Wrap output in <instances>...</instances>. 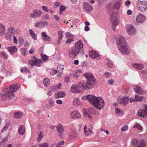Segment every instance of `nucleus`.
<instances>
[{"label":"nucleus","mask_w":147,"mask_h":147,"mask_svg":"<svg viewBox=\"0 0 147 147\" xmlns=\"http://www.w3.org/2000/svg\"><path fill=\"white\" fill-rule=\"evenodd\" d=\"M84 131L85 135L87 136H88L93 134V132L92 131L89 129H88L86 126H85L84 127Z\"/></svg>","instance_id":"29"},{"label":"nucleus","mask_w":147,"mask_h":147,"mask_svg":"<svg viewBox=\"0 0 147 147\" xmlns=\"http://www.w3.org/2000/svg\"><path fill=\"white\" fill-rule=\"evenodd\" d=\"M81 115L78 111H74L70 113V117L71 119H77L80 117Z\"/></svg>","instance_id":"17"},{"label":"nucleus","mask_w":147,"mask_h":147,"mask_svg":"<svg viewBox=\"0 0 147 147\" xmlns=\"http://www.w3.org/2000/svg\"><path fill=\"white\" fill-rule=\"evenodd\" d=\"M65 96V92L64 91H59L56 92L55 96L56 98H63Z\"/></svg>","instance_id":"23"},{"label":"nucleus","mask_w":147,"mask_h":147,"mask_svg":"<svg viewBox=\"0 0 147 147\" xmlns=\"http://www.w3.org/2000/svg\"><path fill=\"white\" fill-rule=\"evenodd\" d=\"M64 67L62 65H59L57 67V69L59 72H61V73H62Z\"/></svg>","instance_id":"47"},{"label":"nucleus","mask_w":147,"mask_h":147,"mask_svg":"<svg viewBox=\"0 0 147 147\" xmlns=\"http://www.w3.org/2000/svg\"><path fill=\"white\" fill-rule=\"evenodd\" d=\"M23 113L21 112L18 111L14 113V117L17 119L20 118L23 116Z\"/></svg>","instance_id":"31"},{"label":"nucleus","mask_w":147,"mask_h":147,"mask_svg":"<svg viewBox=\"0 0 147 147\" xmlns=\"http://www.w3.org/2000/svg\"><path fill=\"white\" fill-rule=\"evenodd\" d=\"M70 77L69 76H66L64 78V81L66 83H68L69 81Z\"/></svg>","instance_id":"62"},{"label":"nucleus","mask_w":147,"mask_h":147,"mask_svg":"<svg viewBox=\"0 0 147 147\" xmlns=\"http://www.w3.org/2000/svg\"><path fill=\"white\" fill-rule=\"evenodd\" d=\"M0 56L1 57L5 59H6L7 58V57L5 54L3 52L0 53Z\"/></svg>","instance_id":"56"},{"label":"nucleus","mask_w":147,"mask_h":147,"mask_svg":"<svg viewBox=\"0 0 147 147\" xmlns=\"http://www.w3.org/2000/svg\"><path fill=\"white\" fill-rule=\"evenodd\" d=\"M141 142L138 141V140L134 139H133L132 141V144L133 145L135 146L137 145H138Z\"/></svg>","instance_id":"44"},{"label":"nucleus","mask_w":147,"mask_h":147,"mask_svg":"<svg viewBox=\"0 0 147 147\" xmlns=\"http://www.w3.org/2000/svg\"><path fill=\"white\" fill-rule=\"evenodd\" d=\"M1 96L2 99L4 100H5L7 99H13L15 96L13 92L9 89H7L5 92L2 93Z\"/></svg>","instance_id":"3"},{"label":"nucleus","mask_w":147,"mask_h":147,"mask_svg":"<svg viewBox=\"0 0 147 147\" xmlns=\"http://www.w3.org/2000/svg\"><path fill=\"white\" fill-rule=\"evenodd\" d=\"M39 147H49L48 143H43L38 145Z\"/></svg>","instance_id":"50"},{"label":"nucleus","mask_w":147,"mask_h":147,"mask_svg":"<svg viewBox=\"0 0 147 147\" xmlns=\"http://www.w3.org/2000/svg\"><path fill=\"white\" fill-rule=\"evenodd\" d=\"M146 19V17L144 15L139 14L137 16L136 20L138 23H142L145 21Z\"/></svg>","instance_id":"12"},{"label":"nucleus","mask_w":147,"mask_h":147,"mask_svg":"<svg viewBox=\"0 0 147 147\" xmlns=\"http://www.w3.org/2000/svg\"><path fill=\"white\" fill-rule=\"evenodd\" d=\"M117 42L119 48H120V47H123L126 45L125 39L122 37H119L118 38Z\"/></svg>","instance_id":"18"},{"label":"nucleus","mask_w":147,"mask_h":147,"mask_svg":"<svg viewBox=\"0 0 147 147\" xmlns=\"http://www.w3.org/2000/svg\"><path fill=\"white\" fill-rule=\"evenodd\" d=\"M110 21L112 24V26L113 29L115 28L119 23V21L117 18H110Z\"/></svg>","instance_id":"20"},{"label":"nucleus","mask_w":147,"mask_h":147,"mask_svg":"<svg viewBox=\"0 0 147 147\" xmlns=\"http://www.w3.org/2000/svg\"><path fill=\"white\" fill-rule=\"evenodd\" d=\"M56 129L58 132L60 133H62L63 132V127L62 125L59 124L57 125Z\"/></svg>","instance_id":"35"},{"label":"nucleus","mask_w":147,"mask_h":147,"mask_svg":"<svg viewBox=\"0 0 147 147\" xmlns=\"http://www.w3.org/2000/svg\"><path fill=\"white\" fill-rule=\"evenodd\" d=\"M126 31L129 35L134 34L135 33V29L132 25L128 24L127 26Z\"/></svg>","instance_id":"11"},{"label":"nucleus","mask_w":147,"mask_h":147,"mask_svg":"<svg viewBox=\"0 0 147 147\" xmlns=\"http://www.w3.org/2000/svg\"><path fill=\"white\" fill-rule=\"evenodd\" d=\"M43 19L45 20L49 19V16L48 14H45L43 16Z\"/></svg>","instance_id":"64"},{"label":"nucleus","mask_w":147,"mask_h":147,"mask_svg":"<svg viewBox=\"0 0 147 147\" xmlns=\"http://www.w3.org/2000/svg\"><path fill=\"white\" fill-rule=\"evenodd\" d=\"M128 126L127 125H125L122 127L121 129V131L122 132H124L127 130Z\"/></svg>","instance_id":"52"},{"label":"nucleus","mask_w":147,"mask_h":147,"mask_svg":"<svg viewBox=\"0 0 147 147\" xmlns=\"http://www.w3.org/2000/svg\"><path fill=\"white\" fill-rule=\"evenodd\" d=\"M121 2L119 0L115 1L113 2V7L116 10H119L121 6Z\"/></svg>","instance_id":"21"},{"label":"nucleus","mask_w":147,"mask_h":147,"mask_svg":"<svg viewBox=\"0 0 147 147\" xmlns=\"http://www.w3.org/2000/svg\"><path fill=\"white\" fill-rule=\"evenodd\" d=\"M89 56L92 58L99 60L100 57L98 54L95 51H91L89 52Z\"/></svg>","instance_id":"14"},{"label":"nucleus","mask_w":147,"mask_h":147,"mask_svg":"<svg viewBox=\"0 0 147 147\" xmlns=\"http://www.w3.org/2000/svg\"><path fill=\"white\" fill-rule=\"evenodd\" d=\"M42 11L40 10L35 9L30 14V17L33 18H38L42 15Z\"/></svg>","instance_id":"7"},{"label":"nucleus","mask_w":147,"mask_h":147,"mask_svg":"<svg viewBox=\"0 0 147 147\" xmlns=\"http://www.w3.org/2000/svg\"><path fill=\"white\" fill-rule=\"evenodd\" d=\"M42 37L43 38V40L45 42H51L52 40L51 36L47 35L45 32H42L41 33Z\"/></svg>","instance_id":"16"},{"label":"nucleus","mask_w":147,"mask_h":147,"mask_svg":"<svg viewBox=\"0 0 147 147\" xmlns=\"http://www.w3.org/2000/svg\"><path fill=\"white\" fill-rule=\"evenodd\" d=\"M129 101V102L130 103H132V102H136L135 100V98H134L132 97H131L129 98L128 97V102Z\"/></svg>","instance_id":"60"},{"label":"nucleus","mask_w":147,"mask_h":147,"mask_svg":"<svg viewBox=\"0 0 147 147\" xmlns=\"http://www.w3.org/2000/svg\"><path fill=\"white\" fill-rule=\"evenodd\" d=\"M4 72L7 76H10L11 75V71L9 69H4Z\"/></svg>","instance_id":"48"},{"label":"nucleus","mask_w":147,"mask_h":147,"mask_svg":"<svg viewBox=\"0 0 147 147\" xmlns=\"http://www.w3.org/2000/svg\"><path fill=\"white\" fill-rule=\"evenodd\" d=\"M8 34L10 36L14 34L16 32L15 28L12 26L9 27L8 29Z\"/></svg>","instance_id":"25"},{"label":"nucleus","mask_w":147,"mask_h":147,"mask_svg":"<svg viewBox=\"0 0 147 147\" xmlns=\"http://www.w3.org/2000/svg\"><path fill=\"white\" fill-rule=\"evenodd\" d=\"M133 66L138 69L140 70L144 68L143 65L140 63H136L134 64Z\"/></svg>","instance_id":"39"},{"label":"nucleus","mask_w":147,"mask_h":147,"mask_svg":"<svg viewBox=\"0 0 147 147\" xmlns=\"http://www.w3.org/2000/svg\"><path fill=\"white\" fill-rule=\"evenodd\" d=\"M59 37L58 39L60 40H61L63 37V32L61 31H59L58 32Z\"/></svg>","instance_id":"54"},{"label":"nucleus","mask_w":147,"mask_h":147,"mask_svg":"<svg viewBox=\"0 0 147 147\" xmlns=\"http://www.w3.org/2000/svg\"><path fill=\"white\" fill-rule=\"evenodd\" d=\"M138 115L141 117H147V107L145 105L143 109L139 110L137 112Z\"/></svg>","instance_id":"9"},{"label":"nucleus","mask_w":147,"mask_h":147,"mask_svg":"<svg viewBox=\"0 0 147 147\" xmlns=\"http://www.w3.org/2000/svg\"><path fill=\"white\" fill-rule=\"evenodd\" d=\"M7 49L11 54H12L14 53L15 52H17V49L15 46H12L8 47Z\"/></svg>","instance_id":"30"},{"label":"nucleus","mask_w":147,"mask_h":147,"mask_svg":"<svg viewBox=\"0 0 147 147\" xmlns=\"http://www.w3.org/2000/svg\"><path fill=\"white\" fill-rule=\"evenodd\" d=\"M111 74L108 72H105L104 75V76L106 78H108L111 76Z\"/></svg>","instance_id":"59"},{"label":"nucleus","mask_w":147,"mask_h":147,"mask_svg":"<svg viewBox=\"0 0 147 147\" xmlns=\"http://www.w3.org/2000/svg\"><path fill=\"white\" fill-rule=\"evenodd\" d=\"M82 98L83 100L87 99L97 110L101 109L105 105L104 100L100 97H96L92 94H89L86 96H83Z\"/></svg>","instance_id":"1"},{"label":"nucleus","mask_w":147,"mask_h":147,"mask_svg":"<svg viewBox=\"0 0 147 147\" xmlns=\"http://www.w3.org/2000/svg\"><path fill=\"white\" fill-rule=\"evenodd\" d=\"M6 28L4 25L0 24V36L4 35L5 32Z\"/></svg>","instance_id":"27"},{"label":"nucleus","mask_w":147,"mask_h":147,"mask_svg":"<svg viewBox=\"0 0 147 147\" xmlns=\"http://www.w3.org/2000/svg\"><path fill=\"white\" fill-rule=\"evenodd\" d=\"M83 8L86 12H89L92 11V8L88 2H84L83 3Z\"/></svg>","instance_id":"15"},{"label":"nucleus","mask_w":147,"mask_h":147,"mask_svg":"<svg viewBox=\"0 0 147 147\" xmlns=\"http://www.w3.org/2000/svg\"><path fill=\"white\" fill-rule=\"evenodd\" d=\"M29 32L33 39L36 40L37 39V35L32 29H29Z\"/></svg>","instance_id":"34"},{"label":"nucleus","mask_w":147,"mask_h":147,"mask_svg":"<svg viewBox=\"0 0 147 147\" xmlns=\"http://www.w3.org/2000/svg\"><path fill=\"white\" fill-rule=\"evenodd\" d=\"M48 24L47 22L40 21L39 22H36L34 24V26L38 28H42L44 27L47 26Z\"/></svg>","instance_id":"13"},{"label":"nucleus","mask_w":147,"mask_h":147,"mask_svg":"<svg viewBox=\"0 0 147 147\" xmlns=\"http://www.w3.org/2000/svg\"><path fill=\"white\" fill-rule=\"evenodd\" d=\"M35 65L38 67H40L42 64V61L40 59H35Z\"/></svg>","instance_id":"41"},{"label":"nucleus","mask_w":147,"mask_h":147,"mask_svg":"<svg viewBox=\"0 0 147 147\" xmlns=\"http://www.w3.org/2000/svg\"><path fill=\"white\" fill-rule=\"evenodd\" d=\"M36 58L35 57H32V59L28 61V63L31 66H33L35 65V59Z\"/></svg>","instance_id":"38"},{"label":"nucleus","mask_w":147,"mask_h":147,"mask_svg":"<svg viewBox=\"0 0 147 147\" xmlns=\"http://www.w3.org/2000/svg\"><path fill=\"white\" fill-rule=\"evenodd\" d=\"M65 38H74V36L69 32H67L66 33Z\"/></svg>","instance_id":"46"},{"label":"nucleus","mask_w":147,"mask_h":147,"mask_svg":"<svg viewBox=\"0 0 147 147\" xmlns=\"http://www.w3.org/2000/svg\"><path fill=\"white\" fill-rule=\"evenodd\" d=\"M7 144V141L4 140L2 141L0 143V147H4Z\"/></svg>","instance_id":"51"},{"label":"nucleus","mask_w":147,"mask_h":147,"mask_svg":"<svg viewBox=\"0 0 147 147\" xmlns=\"http://www.w3.org/2000/svg\"><path fill=\"white\" fill-rule=\"evenodd\" d=\"M69 90L71 93L73 94L78 93L81 92L79 86L77 84H74L71 85Z\"/></svg>","instance_id":"8"},{"label":"nucleus","mask_w":147,"mask_h":147,"mask_svg":"<svg viewBox=\"0 0 147 147\" xmlns=\"http://www.w3.org/2000/svg\"><path fill=\"white\" fill-rule=\"evenodd\" d=\"M50 80L48 78H46L44 80L43 84L46 86H49L50 84Z\"/></svg>","instance_id":"43"},{"label":"nucleus","mask_w":147,"mask_h":147,"mask_svg":"<svg viewBox=\"0 0 147 147\" xmlns=\"http://www.w3.org/2000/svg\"><path fill=\"white\" fill-rule=\"evenodd\" d=\"M115 113L116 114L120 116L121 115H123V112L120 109L118 108H115Z\"/></svg>","instance_id":"36"},{"label":"nucleus","mask_w":147,"mask_h":147,"mask_svg":"<svg viewBox=\"0 0 147 147\" xmlns=\"http://www.w3.org/2000/svg\"><path fill=\"white\" fill-rule=\"evenodd\" d=\"M83 45L82 41L79 40L76 42L75 45V48L80 51V50L83 48Z\"/></svg>","instance_id":"24"},{"label":"nucleus","mask_w":147,"mask_h":147,"mask_svg":"<svg viewBox=\"0 0 147 147\" xmlns=\"http://www.w3.org/2000/svg\"><path fill=\"white\" fill-rule=\"evenodd\" d=\"M40 56L41 58L42 59L43 61H45L47 60L48 59L49 57L46 55L43 54L41 53Z\"/></svg>","instance_id":"45"},{"label":"nucleus","mask_w":147,"mask_h":147,"mask_svg":"<svg viewBox=\"0 0 147 147\" xmlns=\"http://www.w3.org/2000/svg\"><path fill=\"white\" fill-rule=\"evenodd\" d=\"M136 147H145V144L143 141H141Z\"/></svg>","instance_id":"55"},{"label":"nucleus","mask_w":147,"mask_h":147,"mask_svg":"<svg viewBox=\"0 0 147 147\" xmlns=\"http://www.w3.org/2000/svg\"><path fill=\"white\" fill-rule=\"evenodd\" d=\"M64 144V141H62L61 142H60L56 144V147H60L61 145H63Z\"/></svg>","instance_id":"57"},{"label":"nucleus","mask_w":147,"mask_h":147,"mask_svg":"<svg viewBox=\"0 0 147 147\" xmlns=\"http://www.w3.org/2000/svg\"><path fill=\"white\" fill-rule=\"evenodd\" d=\"M121 54L123 55H128L130 52V49L128 47L127 45L119 48Z\"/></svg>","instance_id":"10"},{"label":"nucleus","mask_w":147,"mask_h":147,"mask_svg":"<svg viewBox=\"0 0 147 147\" xmlns=\"http://www.w3.org/2000/svg\"><path fill=\"white\" fill-rule=\"evenodd\" d=\"M62 86V84L61 83H59L57 86H53L51 87V91H53L59 89Z\"/></svg>","instance_id":"40"},{"label":"nucleus","mask_w":147,"mask_h":147,"mask_svg":"<svg viewBox=\"0 0 147 147\" xmlns=\"http://www.w3.org/2000/svg\"><path fill=\"white\" fill-rule=\"evenodd\" d=\"M144 99V97L142 96L136 95L135 96V100L136 102L141 101Z\"/></svg>","instance_id":"37"},{"label":"nucleus","mask_w":147,"mask_h":147,"mask_svg":"<svg viewBox=\"0 0 147 147\" xmlns=\"http://www.w3.org/2000/svg\"><path fill=\"white\" fill-rule=\"evenodd\" d=\"M20 87V85L19 84H16L11 85L9 89L13 92H16L18 90Z\"/></svg>","instance_id":"19"},{"label":"nucleus","mask_w":147,"mask_h":147,"mask_svg":"<svg viewBox=\"0 0 147 147\" xmlns=\"http://www.w3.org/2000/svg\"><path fill=\"white\" fill-rule=\"evenodd\" d=\"M83 76L87 79V81L84 83L80 82L81 89L84 90H88L92 88L95 83L96 78L90 73H85Z\"/></svg>","instance_id":"2"},{"label":"nucleus","mask_w":147,"mask_h":147,"mask_svg":"<svg viewBox=\"0 0 147 147\" xmlns=\"http://www.w3.org/2000/svg\"><path fill=\"white\" fill-rule=\"evenodd\" d=\"M73 103L75 105H80L81 104V102L79 98L76 97L74 99Z\"/></svg>","instance_id":"42"},{"label":"nucleus","mask_w":147,"mask_h":147,"mask_svg":"<svg viewBox=\"0 0 147 147\" xmlns=\"http://www.w3.org/2000/svg\"><path fill=\"white\" fill-rule=\"evenodd\" d=\"M118 103L124 106H126L128 103V97L127 96L120 95L117 100Z\"/></svg>","instance_id":"5"},{"label":"nucleus","mask_w":147,"mask_h":147,"mask_svg":"<svg viewBox=\"0 0 147 147\" xmlns=\"http://www.w3.org/2000/svg\"><path fill=\"white\" fill-rule=\"evenodd\" d=\"M119 14V13L118 11H115L110 14V18H117V17Z\"/></svg>","instance_id":"32"},{"label":"nucleus","mask_w":147,"mask_h":147,"mask_svg":"<svg viewBox=\"0 0 147 147\" xmlns=\"http://www.w3.org/2000/svg\"><path fill=\"white\" fill-rule=\"evenodd\" d=\"M114 82V80L113 79H111L107 81L108 84L110 85L113 84Z\"/></svg>","instance_id":"63"},{"label":"nucleus","mask_w":147,"mask_h":147,"mask_svg":"<svg viewBox=\"0 0 147 147\" xmlns=\"http://www.w3.org/2000/svg\"><path fill=\"white\" fill-rule=\"evenodd\" d=\"M80 51L79 50L75 48V49L74 50L69 52V56L71 58H74L79 54Z\"/></svg>","instance_id":"22"},{"label":"nucleus","mask_w":147,"mask_h":147,"mask_svg":"<svg viewBox=\"0 0 147 147\" xmlns=\"http://www.w3.org/2000/svg\"><path fill=\"white\" fill-rule=\"evenodd\" d=\"M133 127L134 128L137 129L140 131H143V127L139 123H136L134 125Z\"/></svg>","instance_id":"28"},{"label":"nucleus","mask_w":147,"mask_h":147,"mask_svg":"<svg viewBox=\"0 0 147 147\" xmlns=\"http://www.w3.org/2000/svg\"><path fill=\"white\" fill-rule=\"evenodd\" d=\"M20 51L22 53V55L24 56H25L26 54V49L24 48H22L20 49Z\"/></svg>","instance_id":"53"},{"label":"nucleus","mask_w":147,"mask_h":147,"mask_svg":"<svg viewBox=\"0 0 147 147\" xmlns=\"http://www.w3.org/2000/svg\"><path fill=\"white\" fill-rule=\"evenodd\" d=\"M10 122H6L4 126L3 127L2 129L1 130V133H3L6 131L8 129L10 125Z\"/></svg>","instance_id":"33"},{"label":"nucleus","mask_w":147,"mask_h":147,"mask_svg":"<svg viewBox=\"0 0 147 147\" xmlns=\"http://www.w3.org/2000/svg\"><path fill=\"white\" fill-rule=\"evenodd\" d=\"M18 131L20 135H23L25 132V129L24 126L23 125H20L18 129Z\"/></svg>","instance_id":"26"},{"label":"nucleus","mask_w":147,"mask_h":147,"mask_svg":"<svg viewBox=\"0 0 147 147\" xmlns=\"http://www.w3.org/2000/svg\"><path fill=\"white\" fill-rule=\"evenodd\" d=\"M43 136L42 133V131H40L38 135V138H37V140L38 142H40L41 139L43 138Z\"/></svg>","instance_id":"49"},{"label":"nucleus","mask_w":147,"mask_h":147,"mask_svg":"<svg viewBox=\"0 0 147 147\" xmlns=\"http://www.w3.org/2000/svg\"><path fill=\"white\" fill-rule=\"evenodd\" d=\"M74 38H68L66 41L65 42L67 44H70L72 42Z\"/></svg>","instance_id":"58"},{"label":"nucleus","mask_w":147,"mask_h":147,"mask_svg":"<svg viewBox=\"0 0 147 147\" xmlns=\"http://www.w3.org/2000/svg\"><path fill=\"white\" fill-rule=\"evenodd\" d=\"M134 91L138 94L143 95L147 93V90L139 85H136L133 87Z\"/></svg>","instance_id":"6"},{"label":"nucleus","mask_w":147,"mask_h":147,"mask_svg":"<svg viewBox=\"0 0 147 147\" xmlns=\"http://www.w3.org/2000/svg\"><path fill=\"white\" fill-rule=\"evenodd\" d=\"M136 5L139 10L141 12L147 10V2L138 0L137 2Z\"/></svg>","instance_id":"4"},{"label":"nucleus","mask_w":147,"mask_h":147,"mask_svg":"<svg viewBox=\"0 0 147 147\" xmlns=\"http://www.w3.org/2000/svg\"><path fill=\"white\" fill-rule=\"evenodd\" d=\"M20 70L22 72L25 71L26 72H28V73H29L30 72V71L28 70L25 67L22 68Z\"/></svg>","instance_id":"61"}]
</instances>
